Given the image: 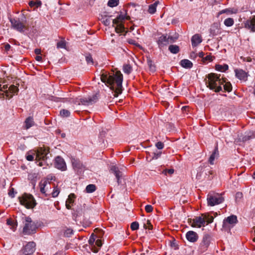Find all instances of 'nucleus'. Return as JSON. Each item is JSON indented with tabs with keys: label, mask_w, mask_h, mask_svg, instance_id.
<instances>
[{
	"label": "nucleus",
	"mask_w": 255,
	"mask_h": 255,
	"mask_svg": "<svg viewBox=\"0 0 255 255\" xmlns=\"http://www.w3.org/2000/svg\"><path fill=\"white\" fill-rule=\"evenodd\" d=\"M101 80L114 92V97H118L122 93L123 76L120 71L111 74L103 72L101 75Z\"/></svg>",
	"instance_id": "1"
},
{
	"label": "nucleus",
	"mask_w": 255,
	"mask_h": 255,
	"mask_svg": "<svg viewBox=\"0 0 255 255\" xmlns=\"http://www.w3.org/2000/svg\"><path fill=\"white\" fill-rule=\"evenodd\" d=\"M11 27L17 31L23 33L25 30H28V26L27 25V21L25 17L20 19L19 18H10Z\"/></svg>",
	"instance_id": "2"
},
{
	"label": "nucleus",
	"mask_w": 255,
	"mask_h": 255,
	"mask_svg": "<svg viewBox=\"0 0 255 255\" xmlns=\"http://www.w3.org/2000/svg\"><path fill=\"white\" fill-rule=\"evenodd\" d=\"M37 228L36 223L29 217H25V224L23 228V233L25 235H31L36 232Z\"/></svg>",
	"instance_id": "3"
},
{
	"label": "nucleus",
	"mask_w": 255,
	"mask_h": 255,
	"mask_svg": "<svg viewBox=\"0 0 255 255\" xmlns=\"http://www.w3.org/2000/svg\"><path fill=\"white\" fill-rule=\"evenodd\" d=\"M20 203L27 209L33 208L36 205L33 197L30 194H24L19 197Z\"/></svg>",
	"instance_id": "4"
},
{
	"label": "nucleus",
	"mask_w": 255,
	"mask_h": 255,
	"mask_svg": "<svg viewBox=\"0 0 255 255\" xmlns=\"http://www.w3.org/2000/svg\"><path fill=\"white\" fill-rule=\"evenodd\" d=\"M98 94H96L92 96H89L80 99L76 98L73 102L79 105H83L85 106H89L96 103L98 100Z\"/></svg>",
	"instance_id": "5"
},
{
	"label": "nucleus",
	"mask_w": 255,
	"mask_h": 255,
	"mask_svg": "<svg viewBox=\"0 0 255 255\" xmlns=\"http://www.w3.org/2000/svg\"><path fill=\"white\" fill-rule=\"evenodd\" d=\"M34 152V154L36 155L35 159L36 160H42L45 161L49 158L48 154L49 153V149L48 147H40Z\"/></svg>",
	"instance_id": "6"
},
{
	"label": "nucleus",
	"mask_w": 255,
	"mask_h": 255,
	"mask_svg": "<svg viewBox=\"0 0 255 255\" xmlns=\"http://www.w3.org/2000/svg\"><path fill=\"white\" fill-rule=\"evenodd\" d=\"M208 79V81L206 82L207 86L211 90L215 89V83L218 82L220 83V76L215 73H210L207 76Z\"/></svg>",
	"instance_id": "7"
},
{
	"label": "nucleus",
	"mask_w": 255,
	"mask_h": 255,
	"mask_svg": "<svg viewBox=\"0 0 255 255\" xmlns=\"http://www.w3.org/2000/svg\"><path fill=\"white\" fill-rule=\"evenodd\" d=\"M207 200L208 206H214L222 203L224 201V198L218 195H214L209 194L207 196Z\"/></svg>",
	"instance_id": "8"
},
{
	"label": "nucleus",
	"mask_w": 255,
	"mask_h": 255,
	"mask_svg": "<svg viewBox=\"0 0 255 255\" xmlns=\"http://www.w3.org/2000/svg\"><path fill=\"white\" fill-rule=\"evenodd\" d=\"M36 244L34 242H28L20 252V255H31L35 250Z\"/></svg>",
	"instance_id": "9"
},
{
	"label": "nucleus",
	"mask_w": 255,
	"mask_h": 255,
	"mask_svg": "<svg viewBox=\"0 0 255 255\" xmlns=\"http://www.w3.org/2000/svg\"><path fill=\"white\" fill-rule=\"evenodd\" d=\"M211 242V237L210 235H205L202 240L199 247V251L200 253H204L207 250Z\"/></svg>",
	"instance_id": "10"
},
{
	"label": "nucleus",
	"mask_w": 255,
	"mask_h": 255,
	"mask_svg": "<svg viewBox=\"0 0 255 255\" xmlns=\"http://www.w3.org/2000/svg\"><path fill=\"white\" fill-rule=\"evenodd\" d=\"M238 222L237 217L235 215H231L225 218L223 221V227L224 229H230V226L233 227Z\"/></svg>",
	"instance_id": "11"
},
{
	"label": "nucleus",
	"mask_w": 255,
	"mask_h": 255,
	"mask_svg": "<svg viewBox=\"0 0 255 255\" xmlns=\"http://www.w3.org/2000/svg\"><path fill=\"white\" fill-rule=\"evenodd\" d=\"M191 220L192 221L191 226L193 227L200 228L202 226H205L206 223L205 218H203L202 215L201 216L196 217Z\"/></svg>",
	"instance_id": "12"
},
{
	"label": "nucleus",
	"mask_w": 255,
	"mask_h": 255,
	"mask_svg": "<svg viewBox=\"0 0 255 255\" xmlns=\"http://www.w3.org/2000/svg\"><path fill=\"white\" fill-rule=\"evenodd\" d=\"M55 166L62 171H65L67 169L66 163L63 158L58 156L55 159Z\"/></svg>",
	"instance_id": "13"
},
{
	"label": "nucleus",
	"mask_w": 255,
	"mask_h": 255,
	"mask_svg": "<svg viewBox=\"0 0 255 255\" xmlns=\"http://www.w3.org/2000/svg\"><path fill=\"white\" fill-rule=\"evenodd\" d=\"M244 25L246 28L250 30L252 32H255V16L247 20L245 22Z\"/></svg>",
	"instance_id": "14"
},
{
	"label": "nucleus",
	"mask_w": 255,
	"mask_h": 255,
	"mask_svg": "<svg viewBox=\"0 0 255 255\" xmlns=\"http://www.w3.org/2000/svg\"><path fill=\"white\" fill-rule=\"evenodd\" d=\"M169 38L166 35H162L158 38L157 44L160 49L169 44Z\"/></svg>",
	"instance_id": "15"
},
{
	"label": "nucleus",
	"mask_w": 255,
	"mask_h": 255,
	"mask_svg": "<svg viewBox=\"0 0 255 255\" xmlns=\"http://www.w3.org/2000/svg\"><path fill=\"white\" fill-rule=\"evenodd\" d=\"M210 35L212 36H217L221 33L220 24L218 23H214L211 26L210 29Z\"/></svg>",
	"instance_id": "16"
},
{
	"label": "nucleus",
	"mask_w": 255,
	"mask_h": 255,
	"mask_svg": "<svg viewBox=\"0 0 255 255\" xmlns=\"http://www.w3.org/2000/svg\"><path fill=\"white\" fill-rule=\"evenodd\" d=\"M186 238L189 242L195 243L198 239V235L196 232L190 231L186 233Z\"/></svg>",
	"instance_id": "17"
},
{
	"label": "nucleus",
	"mask_w": 255,
	"mask_h": 255,
	"mask_svg": "<svg viewBox=\"0 0 255 255\" xmlns=\"http://www.w3.org/2000/svg\"><path fill=\"white\" fill-rule=\"evenodd\" d=\"M236 77L241 80L247 81L248 73L242 69H236L235 71Z\"/></svg>",
	"instance_id": "18"
},
{
	"label": "nucleus",
	"mask_w": 255,
	"mask_h": 255,
	"mask_svg": "<svg viewBox=\"0 0 255 255\" xmlns=\"http://www.w3.org/2000/svg\"><path fill=\"white\" fill-rule=\"evenodd\" d=\"M71 162L75 170L78 171L79 170H82L85 168L83 163L78 159L72 158Z\"/></svg>",
	"instance_id": "19"
},
{
	"label": "nucleus",
	"mask_w": 255,
	"mask_h": 255,
	"mask_svg": "<svg viewBox=\"0 0 255 255\" xmlns=\"http://www.w3.org/2000/svg\"><path fill=\"white\" fill-rule=\"evenodd\" d=\"M110 171L115 175L118 184H120V179L122 176V172L120 171L119 168L115 165H112L110 167Z\"/></svg>",
	"instance_id": "20"
},
{
	"label": "nucleus",
	"mask_w": 255,
	"mask_h": 255,
	"mask_svg": "<svg viewBox=\"0 0 255 255\" xmlns=\"http://www.w3.org/2000/svg\"><path fill=\"white\" fill-rule=\"evenodd\" d=\"M201 36L199 34L194 35L191 38V43L193 47H196L202 42Z\"/></svg>",
	"instance_id": "21"
},
{
	"label": "nucleus",
	"mask_w": 255,
	"mask_h": 255,
	"mask_svg": "<svg viewBox=\"0 0 255 255\" xmlns=\"http://www.w3.org/2000/svg\"><path fill=\"white\" fill-rule=\"evenodd\" d=\"M76 198V196L73 193H71L69 196L68 198L66 201V207L67 209H70L71 208V204H72L74 202V199Z\"/></svg>",
	"instance_id": "22"
},
{
	"label": "nucleus",
	"mask_w": 255,
	"mask_h": 255,
	"mask_svg": "<svg viewBox=\"0 0 255 255\" xmlns=\"http://www.w3.org/2000/svg\"><path fill=\"white\" fill-rule=\"evenodd\" d=\"M219 156V151L218 149L217 145L215 147L214 150L212 154L211 155L209 159V162L211 164H214V161L215 159L217 157H218Z\"/></svg>",
	"instance_id": "23"
},
{
	"label": "nucleus",
	"mask_w": 255,
	"mask_h": 255,
	"mask_svg": "<svg viewBox=\"0 0 255 255\" xmlns=\"http://www.w3.org/2000/svg\"><path fill=\"white\" fill-rule=\"evenodd\" d=\"M125 18L127 19H129L130 17L129 16H127L126 17L124 15L120 14L116 18L113 19V25L114 26V25L119 24L121 22H122Z\"/></svg>",
	"instance_id": "24"
},
{
	"label": "nucleus",
	"mask_w": 255,
	"mask_h": 255,
	"mask_svg": "<svg viewBox=\"0 0 255 255\" xmlns=\"http://www.w3.org/2000/svg\"><path fill=\"white\" fill-rule=\"evenodd\" d=\"M180 65L182 67L187 69H190L193 66L192 63L188 59H183L180 61Z\"/></svg>",
	"instance_id": "25"
},
{
	"label": "nucleus",
	"mask_w": 255,
	"mask_h": 255,
	"mask_svg": "<svg viewBox=\"0 0 255 255\" xmlns=\"http://www.w3.org/2000/svg\"><path fill=\"white\" fill-rule=\"evenodd\" d=\"M159 1H156L153 4H150L148 6V12L150 14L154 13L156 11V7Z\"/></svg>",
	"instance_id": "26"
},
{
	"label": "nucleus",
	"mask_w": 255,
	"mask_h": 255,
	"mask_svg": "<svg viewBox=\"0 0 255 255\" xmlns=\"http://www.w3.org/2000/svg\"><path fill=\"white\" fill-rule=\"evenodd\" d=\"M168 49L171 53L177 54L179 52V47L177 45H170Z\"/></svg>",
	"instance_id": "27"
},
{
	"label": "nucleus",
	"mask_w": 255,
	"mask_h": 255,
	"mask_svg": "<svg viewBox=\"0 0 255 255\" xmlns=\"http://www.w3.org/2000/svg\"><path fill=\"white\" fill-rule=\"evenodd\" d=\"M147 63L150 71L152 73L156 71V67L149 58H147Z\"/></svg>",
	"instance_id": "28"
},
{
	"label": "nucleus",
	"mask_w": 255,
	"mask_h": 255,
	"mask_svg": "<svg viewBox=\"0 0 255 255\" xmlns=\"http://www.w3.org/2000/svg\"><path fill=\"white\" fill-rule=\"evenodd\" d=\"M224 81H222L220 78V83L218 84V82L215 83V89H213L215 92H219L222 90V87L221 85L224 83Z\"/></svg>",
	"instance_id": "29"
},
{
	"label": "nucleus",
	"mask_w": 255,
	"mask_h": 255,
	"mask_svg": "<svg viewBox=\"0 0 255 255\" xmlns=\"http://www.w3.org/2000/svg\"><path fill=\"white\" fill-rule=\"evenodd\" d=\"M26 128H29L31 127L34 125V121L33 120L32 118L29 117H28L25 121Z\"/></svg>",
	"instance_id": "30"
},
{
	"label": "nucleus",
	"mask_w": 255,
	"mask_h": 255,
	"mask_svg": "<svg viewBox=\"0 0 255 255\" xmlns=\"http://www.w3.org/2000/svg\"><path fill=\"white\" fill-rule=\"evenodd\" d=\"M202 216L205 218V220L207 222V224L211 223L213 222L214 218L212 216H210L208 214H202Z\"/></svg>",
	"instance_id": "31"
},
{
	"label": "nucleus",
	"mask_w": 255,
	"mask_h": 255,
	"mask_svg": "<svg viewBox=\"0 0 255 255\" xmlns=\"http://www.w3.org/2000/svg\"><path fill=\"white\" fill-rule=\"evenodd\" d=\"M228 65L227 64H224L223 65H216V69L219 71L224 72L228 69Z\"/></svg>",
	"instance_id": "32"
},
{
	"label": "nucleus",
	"mask_w": 255,
	"mask_h": 255,
	"mask_svg": "<svg viewBox=\"0 0 255 255\" xmlns=\"http://www.w3.org/2000/svg\"><path fill=\"white\" fill-rule=\"evenodd\" d=\"M47 185V181L46 180H44V181H41L40 184V191L42 193L45 194L46 196L47 194H46V191L45 190V187Z\"/></svg>",
	"instance_id": "33"
},
{
	"label": "nucleus",
	"mask_w": 255,
	"mask_h": 255,
	"mask_svg": "<svg viewBox=\"0 0 255 255\" xmlns=\"http://www.w3.org/2000/svg\"><path fill=\"white\" fill-rule=\"evenodd\" d=\"M224 23L226 26H232L234 24V20L233 18L229 17L225 19Z\"/></svg>",
	"instance_id": "34"
},
{
	"label": "nucleus",
	"mask_w": 255,
	"mask_h": 255,
	"mask_svg": "<svg viewBox=\"0 0 255 255\" xmlns=\"http://www.w3.org/2000/svg\"><path fill=\"white\" fill-rule=\"evenodd\" d=\"M123 71L125 73L129 74L132 71V67L129 64H126L123 66Z\"/></svg>",
	"instance_id": "35"
},
{
	"label": "nucleus",
	"mask_w": 255,
	"mask_h": 255,
	"mask_svg": "<svg viewBox=\"0 0 255 255\" xmlns=\"http://www.w3.org/2000/svg\"><path fill=\"white\" fill-rule=\"evenodd\" d=\"M96 186L94 184H89L86 188V190L87 193H92L96 190Z\"/></svg>",
	"instance_id": "36"
},
{
	"label": "nucleus",
	"mask_w": 255,
	"mask_h": 255,
	"mask_svg": "<svg viewBox=\"0 0 255 255\" xmlns=\"http://www.w3.org/2000/svg\"><path fill=\"white\" fill-rule=\"evenodd\" d=\"M124 30H125V27H124V25L121 23L117 24V26L115 27V31L117 33H122V32H124Z\"/></svg>",
	"instance_id": "37"
},
{
	"label": "nucleus",
	"mask_w": 255,
	"mask_h": 255,
	"mask_svg": "<svg viewBox=\"0 0 255 255\" xmlns=\"http://www.w3.org/2000/svg\"><path fill=\"white\" fill-rule=\"evenodd\" d=\"M119 0H109L108 2V5L110 7H113L119 4Z\"/></svg>",
	"instance_id": "38"
},
{
	"label": "nucleus",
	"mask_w": 255,
	"mask_h": 255,
	"mask_svg": "<svg viewBox=\"0 0 255 255\" xmlns=\"http://www.w3.org/2000/svg\"><path fill=\"white\" fill-rule=\"evenodd\" d=\"M8 91L11 93L15 94L18 92V88H17V87H16L15 86H14L13 85H11L9 86V87L8 88Z\"/></svg>",
	"instance_id": "39"
},
{
	"label": "nucleus",
	"mask_w": 255,
	"mask_h": 255,
	"mask_svg": "<svg viewBox=\"0 0 255 255\" xmlns=\"http://www.w3.org/2000/svg\"><path fill=\"white\" fill-rule=\"evenodd\" d=\"M223 85L224 89L225 91L230 92L232 90V86L230 83H226L225 84H222Z\"/></svg>",
	"instance_id": "40"
},
{
	"label": "nucleus",
	"mask_w": 255,
	"mask_h": 255,
	"mask_svg": "<svg viewBox=\"0 0 255 255\" xmlns=\"http://www.w3.org/2000/svg\"><path fill=\"white\" fill-rule=\"evenodd\" d=\"M60 115L62 117H68L70 115V112L67 110L63 109L60 111Z\"/></svg>",
	"instance_id": "41"
},
{
	"label": "nucleus",
	"mask_w": 255,
	"mask_h": 255,
	"mask_svg": "<svg viewBox=\"0 0 255 255\" xmlns=\"http://www.w3.org/2000/svg\"><path fill=\"white\" fill-rule=\"evenodd\" d=\"M66 42L65 41L61 40L57 43V48H65Z\"/></svg>",
	"instance_id": "42"
},
{
	"label": "nucleus",
	"mask_w": 255,
	"mask_h": 255,
	"mask_svg": "<svg viewBox=\"0 0 255 255\" xmlns=\"http://www.w3.org/2000/svg\"><path fill=\"white\" fill-rule=\"evenodd\" d=\"M86 61L88 64H94L93 58L90 54H88L86 56Z\"/></svg>",
	"instance_id": "43"
},
{
	"label": "nucleus",
	"mask_w": 255,
	"mask_h": 255,
	"mask_svg": "<svg viewBox=\"0 0 255 255\" xmlns=\"http://www.w3.org/2000/svg\"><path fill=\"white\" fill-rule=\"evenodd\" d=\"M139 224L137 222H133L130 225V228L133 231L137 230Z\"/></svg>",
	"instance_id": "44"
},
{
	"label": "nucleus",
	"mask_w": 255,
	"mask_h": 255,
	"mask_svg": "<svg viewBox=\"0 0 255 255\" xmlns=\"http://www.w3.org/2000/svg\"><path fill=\"white\" fill-rule=\"evenodd\" d=\"M161 151H156V152L153 153V156H152V158L153 159H157L161 156Z\"/></svg>",
	"instance_id": "45"
},
{
	"label": "nucleus",
	"mask_w": 255,
	"mask_h": 255,
	"mask_svg": "<svg viewBox=\"0 0 255 255\" xmlns=\"http://www.w3.org/2000/svg\"><path fill=\"white\" fill-rule=\"evenodd\" d=\"M60 192V191L58 189V188L57 187H55L52 193V196L53 197H56L58 196L59 193Z\"/></svg>",
	"instance_id": "46"
},
{
	"label": "nucleus",
	"mask_w": 255,
	"mask_h": 255,
	"mask_svg": "<svg viewBox=\"0 0 255 255\" xmlns=\"http://www.w3.org/2000/svg\"><path fill=\"white\" fill-rule=\"evenodd\" d=\"M89 243L91 246L94 245L95 242V239L94 238V234H92L89 240Z\"/></svg>",
	"instance_id": "47"
},
{
	"label": "nucleus",
	"mask_w": 255,
	"mask_h": 255,
	"mask_svg": "<svg viewBox=\"0 0 255 255\" xmlns=\"http://www.w3.org/2000/svg\"><path fill=\"white\" fill-rule=\"evenodd\" d=\"M73 230L71 229H67L64 232V235L67 237H70L73 234Z\"/></svg>",
	"instance_id": "48"
},
{
	"label": "nucleus",
	"mask_w": 255,
	"mask_h": 255,
	"mask_svg": "<svg viewBox=\"0 0 255 255\" xmlns=\"http://www.w3.org/2000/svg\"><path fill=\"white\" fill-rule=\"evenodd\" d=\"M155 146L158 149H161L164 147V143L161 141H158L155 144Z\"/></svg>",
	"instance_id": "49"
},
{
	"label": "nucleus",
	"mask_w": 255,
	"mask_h": 255,
	"mask_svg": "<svg viewBox=\"0 0 255 255\" xmlns=\"http://www.w3.org/2000/svg\"><path fill=\"white\" fill-rule=\"evenodd\" d=\"M144 228L145 229H148L149 230H151L152 229V225L151 224L149 220L147 221L146 224H144Z\"/></svg>",
	"instance_id": "50"
},
{
	"label": "nucleus",
	"mask_w": 255,
	"mask_h": 255,
	"mask_svg": "<svg viewBox=\"0 0 255 255\" xmlns=\"http://www.w3.org/2000/svg\"><path fill=\"white\" fill-rule=\"evenodd\" d=\"M145 210L147 213H151L153 211V207L150 205H147L145 207Z\"/></svg>",
	"instance_id": "51"
},
{
	"label": "nucleus",
	"mask_w": 255,
	"mask_h": 255,
	"mask_svg": "<svg viewBox=\"0 0 255 255\" xmlns=\"http://www.w3.org/2000/svg\"><path fill=\"white\" fill-rule=\"evenodd\" d=\"M95 245L98 247V248H100L102 245V242L99 239H98L96 241H95Z\"/></svg>",
	"instance_id": "52"
},
{
	"label": "nucleus",
	"mask_w": 255,
	"mask_h": 255,
	"mask_svg": "<svg viewBox=\"0 0 255 255\" xmlns=\"http://www.w3.org/2000/svg\"><path fill=\"white\" fill-rule=\"evenodd\" d=\"M251 138H252V136L251 135H248L244 136L243 137L242 140L243 141H246L248 140H250Z\"/></svg>",
	"instance_id": "53"
},
{
	"label": "nucleus",
	"mask_w": 255,
	"mask_h": 255,
	"mask_svg": "<svg viewBox=\"0 0 255 255\" xmlns=\"http://www.w3.org/2000/svg\"><path fill=\"white\" fill-rule=\"evenodd\" d=\"M103 22L105 25H109L110 24V19L106 17V19H104Z\"/></svg>",
	"instance_id": "54"
},
{
	"label": "nucleus",
	"mask_w": 255,
	"mask_h": 255,
	"mask_svg": "<svg viewBox=\"0 0 255 255\" xmlns=\"http://www.w3.org/2000/svg\"><path fill=\"white\" fill-rule=\"evenodd\" d=\"M230 11H231V10L229 9H225L222 10H221L219 12V14L220 15V14H222L225 13H229L230 12Z\"/></svg>",
	"instance_id": "55"
},
{
	"label": "nucleus",
	"mask_w": 255,
	"mask_h": 255,
	"mask_svg": "<svg viewBox=\"0 0 255 255\" xmlns=\"http://www.w3.org/2000/svg\"><path fill=\"white\" fill-rule=\"evenodd\" d=\"M167 38H169V43H173L174 42H175V41L176 40V38L172 37V36H167Z\"/></svg>",
	"instance_id": "56"
},
{
	"label": "nucleus",
	"mask_w": 255,
	"mask_h": 255,
	"mask_svg": "<svg viewBox=\"0 0 255 255\" xmlns=\"http://www.w3.org/2000/svg\"><path fill=\"white\" fill-rule=\"evenodd\" d=\"M163 172L165 174H166L167 172H168L170 174H172L174 172V169H166Z\"/></svg>",
	"instance_id": "57"
},
{
	"label": "nucleus",
	"mask_w": 255,
	"mask_h": 255,
	"mask_svg": "<svg viewBox=\"0 0 255 255\" xmlns=\"http://www.w3.org/2000/svg\"><path fill=\"white\" fill-rule=\"evenodd\" d=\"M26 158L28 161H32L34 159V156L33 155H27Z\"/></svg>",
	"instance_id": "58"
},
{
	"label": "nucleus",
	"mask_w": 255,
	"mask_h": 255,
	"mask_svg": "<svg viewBox=\"0 0 255 255\" xmlns=\"http://www.w3.org/2000/svg\"><path fill=\"white\" fill-rule=\"evenodd\" d=\"M8 195L9 196L11 197H13L14 196V189L12 188L8 192Z\"/></svg>",
	"instance_id": "59"
},
{
	"label": "nucleus",
	"mask_w": 255,
	"mask_h": 255,
	"mask_svg": "<svg viewBox=\"0 0 255 255\" xmlns=\"http://www.w3.org/2000/svg\"><path fill=\"white\" fill-rule=\"evenodd\" d=\"M6 223L8 225L13 226V222L10 219H8L6 220Z\"/></svg>",
	"instance_id": "60"
},
{
	"label": "nucleus",
	"mask_w": 255,
	"mask_h": 255,
	"mask_svg": "<svg viewBox=\"0 0 255 255\" xmlns=\"http://www.w3.org/2000/svg\"><path fill=\"white\" fill-rule=\"evenodd\" d=\"M241 58L243 59L244 61H247L248 62H251L252 60V59L251 57L245 58V57H241Z\"/></svg>",
	"instance_id": "61"
},
{
	"label": "nucleus",
	"mask_w": 255,
	"mask_h": 255,
	"mask_svg": "<svg viewBox=\"0 0 255 255\" xmlns=\"http://www.w3.org/2000/svg\"><path fill=\"white\" fill-rule=\"evenodd\" d=\"M42 4V2L40 0H38L35 2V6L36 7H40Z\"/></svg>",
	"instance_id": "62"
},
{
	"label": "nucleus",
	"mask_w": 255,
	"mask_h": 255,
	"mask_svg": "<svg viewBox=\"0 0 255 255\" xmlns=\"http://www.w3.org/2000/svg\"><path fill=\"white\" fill-rule=\"evenodd\" d=\"M34 53L37 55L40 54L41 53V49L36 48L34 50Z\"/></svg>",
	"instance_id": "63"
},
{
	"label": "nucleus",
	"mask_w": 255,
	"mask_h": 255,
	"mask_svg": "<svg viewBox=\"0 0 255 255\" xmlns=\"http://www.w3.org/2000/svg\"><path fill=\"white\" fill-rule=\"evenodd\" d=\"M10 48V45L9 44H6L5 45L4 49L6 51H8Z\"/></svg>",
	"instance_id": "64"
}]
</instances>
